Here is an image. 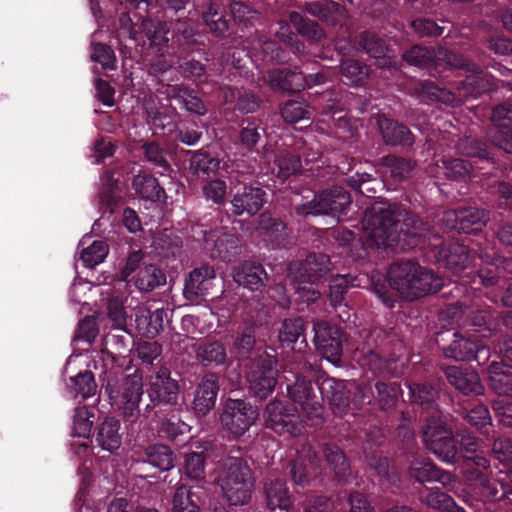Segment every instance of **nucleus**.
Listing matches in <instances>:
<instances>
[{
    "instance_id": "1",
    "label": "nucleus",
    "mask_w": 512,
    "mask_h": 512,
    "mask_svg": "<svg viewBox=\"0 0 512 512\" xmlns=\"http://www.w3.org/2000/svg\"><path fill=\"white\" fill-rule=\"evenodd\" d=\"M363 239L366 245L377 248H394L401 237H420L424 224L414 215L391 207L387 203L375 202L365 212L362 221Z\"/></svg>"
},
{
    "instance_id": "2",
    "label": "nucleus",
    "mask_w": 512,
    "mask_h": 512,
    "mask_svg": "<svg viewBox=\"0 0 512 512\" xmlns=\"http://www.w3.org/2000/svg\"><path fill=\"white\" fill-rule=\"evenodd\" d=\"M388 281L400 297L410 301L437 292L443 286L441 277L414 262L392 265Z\"/></svg>"
},
{
    "instance_id": "3",
    "label": "nucleus",
    "mask_w": 512,
    "mask_h": 512,
    "mask_svg": "<svg viewBox=\"0 0 512 512\" xmlns=\"http://www.w3.org/2000/svg\"><path fill=\"white\" fill-rule=\"evenodd\" d=\"M217 482L230 505H245L251 499L254 480L249 466L242 459H228Z\"/></svg>"
},
{
    "instance_id": "4",
    "label": "nucleus",
    "mask_w": 512,
    "mask_h": 512,
    "mask_svg": "<svg viewBox=\"0 0 512 512\" xmlns=\"http://www.w3.org/2000/svg\"><path fill=\"white\" fill-rule=\"evenodd\" d=\"M330 261L324 254L310 255L303 264L304 273L295 277L293 285L302 302L313 303L320 297L318 285L330 271Z\"/></svg>"
},
{
    "instance_id": "5",
    "label": "nucleus",
    "mask_w": 512,
    "mask_h": 512,
    "mask_svg": "<svg viewBox=\"0 0 512 512\" xmlns=\"http://www.w3.org/2000/svg\"><path fill=\"white\" fill-rule=\"evenodd\" d=\"M258 418V411L242 399L228 398L223 404L220 423L230 437L244 435Z\"/></svg>"
},
{
    "instance_id": "6",
    "label": "nucleus",
    "mask_w": 512,
    "mask_h": 512,
    "mask_svg": "<svg viewBox=\"0 0 512 512\" xmlns=\"http://www.w3.org/2000/svg\"><path fill=\"white\" fill-rule=\"evenodd\" d=\"M142 386V377L134 373L117 384L109 383L106 391L112 405L122 409L124 415L133 416L138 411L143 394Z\"/></svg>"
},
{
    "instance_id": "7",
    "label": "nucleus",
    "mask_w": 512,
    "mask_h": 512,
    "mask_svg": "<svg viewBox=\"0 0 512 512\" xmlns=\"http://www.w3.org/2000/svg\"><path fill=\"white\" fill-rule=\"evenodd\" d=\"M276 359L269 354L261 355L252 362L247 370L246 378L252 393L259 398H266L276 385Z\"/></svg>"
},
{
    "instance_id": "8",
    "label": "nucleus",
    "mask_w": 512,
    "mask_h": 512,
    "mask_svg": "<svg viewBox=\"0 0 512 512\" xmlns=\"http://www.w3.org/2000/svg\"><path fill=\"white\" fill-rule=\"evenodd\" d=\"M351 199L347 192L336 187L331 191L322 192L304 204H296V212L300 215L337 214L345 212L350 205Z\"/></svg>"
},
{
    "instance_id": "9",
    "label": "nucleus",
    "mask_w": 512,
    "mask_h": 512,
    "mask_svg": "<svg viewBox=\"0 0 512 512\" xmlns=\"http://www.w3.org/2000/svg\"><path fill=\"white\" fill-rule=\"evenodd\" d=\"M264 416L267 426L277 433L299 435L303 431V422L300 420L299 416L295 414V409L286 407L280 401L269 403L265 409Z\"/></svg>"
},
{
    "instance_id": "10",
    "label": "nucleus",
    "mask_w": 512,
    "mask_h": 512,
    "mask_svg": "<svg viewBox=\"0 0 512 512\" xmlns=\"http://www.w3.org/2000/svg\"><path fill=\"white\" fill-rule=\"evenodd\" d=\"M326 79L327 71L304 75L302 72L273 70L269 74V82L272 86L294 92L323 83Z\"/></svg>"
},
{
    "instance_id": "11",
    "label": "nucleus",
    "mask_w": 512,
    "mask_h": 512,
    "mask_svg": "<svg viewBox=\"0 0 512 512\" xmlns=\"http://www.w3.org/2000/svg\"><path fill=\"white\" fill-rule=\"evenodd\" d=\"M192 237L197 241H203L205 248L211 252L212 256H221L226 258L232 250L237 248V238L220 230L207 231L201 225H195L191 228Z\"/></svg>"
},
{
    "instance_id": "12",
    "label": "nucleus",
    "mask_w": 512,
    "mask_h": 512,
    "mask_svg": "<svg viewBox=\"0 0 512 512\" xmlns=\"http://www.w3.org/2000/svg\"><path fill=\"white\" fill-rule=\"evenodd\" d=\"M455 340L444 350L447 357L456 360L476 359L486 361L489 358V349L476 335L465 338L455 334Z\"/></svg>"
},
{
    "instance_id": "13",
    "label": "nucleus",
    "mask_w": 512,
    "mask_h": 512,
    "mask_svg": "<svg viewBox=\"0 0 512 512\" xmlns=\"http://www.w3.org/2000/svg\"><path fill=\"white\" fill-rule=\"evenodd\" d=\"M314 332L317 349L329 362L336 364L340 360L342 350L339 329L326 322H318L314 325Z\"/></svg>"
},
{
    "instance_id": "14",
    "label": "nucleus",
    "mask_w": 512,
    "mask_h": 512,
    "mask_svg": "<svg viewBox=\"0 0 512 512\" xmlns=\"http://www.w3.org/2000/svg\"><path fill=\"white\" fill-rule=\"evenodd\" d=\"M443 220L450 229L459 232L473 233L481 229L488 220V213L478 208H468L461 211H447Z\"/></svg>"
},
{
    "instance_id": "15",
    "label": "nucleus",
    "mask_w": 512,
    "mask_h": 512,
    "mask_svg": "<svg viewBox=\"0 0 512 512\" xmlns=\"http://www.w3.org/2000/svg\"><path fill=\"white\" fill-rule=\"evenodd\" d=\"M178 390V384L171 379L170 371L161 367L151 379L148 394L152 401L173 404L177 401Z\"/></svg>"
},
{
    "instance_id": "16",
    "label": "nucleus",
    "mask_w": 512,
    "mask_h": 512,
    "mask_svg": "<svg viewBox=\"0 0 512 512\" xmlns=\"http://www.w3.org/2000/svg\"><path fill=\"white\" fill-rule=\"evenodd\" d=\"M218 391L217 376L214 374L205 375L197 386L193 399V409L197 416H205L214 408Z\"/></svg>"
},
{
    "instance_id": "17",
    "label": "nucleus",
    "mask_w": 512,
    "mask_h": 512,
    "mask_svg": "<svg viewBox=\"0 0 512 512\" xmlns=\"http://www.w3.org/2000/svg\"><path fill=\"white\" fill-rule=\"evenodd\" d=\"M216 277L214 269L210 266H201L194 269L185 282L184 295L188 300L196 301L206 296Z\"/></svg>"
},
{
    "instance_id": "18",
    "label": "nucleus",
    "mask_w": 512,
    "mask_h": 512,
    "mask_svg": "<svg viewBox=\"0 0 512 512\" xmlns=\"http://www.w3.org/2000/svg\"><path fill=\"white\" fill-rule=\"evenodd\" d=\"M497 127L495 141L504 151L512 154V104L497 106L491 116Z\"/></svg>"
},
{
    "instance_id": "19",
    "label": "nucleus",
    "mask_w": 512,
    "mask_h": 512,
    "mask_svg": "<svg viewBox=\"0 0 512 512\" xmlns=\"http://www.w3.org/2000/svg\"><path fill=\"white\" fill-rule=\"evenodd\" d=\"M294 377V384H287L290 397L301 405L308 416L319 417L322 413V407L312 393L311 383L302 377Z\"/></svg>"
},
{
    "instance_id": "20",
    "label": "nucleus",
    "mask_w": 512,
    "mask_h": 512,
    "mask_svg": "<svg viewBox=\"0 0 512 512\" xmlns=\"http://www.w3.org/2000/svg\"><path fill=\"white\" fill-rule=\"evenodd\" d=\"M232 276L236 283L251 291H260L268 279L264 268L252 262H244L235 267Z\"/></svg>"
},
{
    "instance_id": "21",
    "label": "nucleus",
    "mask_w": 512,
    "mask_h": 512,
    "mask_svg": "<svg viewBox=\"0 0 512 512\" xmlns=\"http://www.w3.org/2000/svg\"><path fill=\"white\" fill-rule=\"evenodd\" d=\"M445 374L449 383L463 394L478 395L483 392L479 376L473 370L461 366H451L446 369Z\"/></svg>"
},
{
    "instance_id": "22",
    "label": "nucleus",
    "mask_w": 512,
    "mask_h": 512,
    "mask_svg": "<svg viewBox=\"0 0 512 512\" xmlns=\"http://www.w3.org/2000/svg\"><path fill=\"white\" fill-rule=\"evenodd\" d=\"M265 500L270 512H289L292 500L286 483L279 479H269L265 484Z\"/></svg>"
},
{
    "instance_id": "23",
    "label": "nucleus",
    "mask_w": 512,
    "mask_h": 512,
    "mask_svg": "<svg viewBox=\"0 0 512 512\" xmlns=\"http://www.w3.org/2000/svg\"><path fill=\"white\" fill-rule=\"evenodd\" d=\"M410 475L419 482L439 481L444 486L450 487V489L454 487L452 475L438 470L429 460H414L410 466Z\"/></svg>"
},
{
    "instance_id": "24",
    "label": "nucleus",
    "mask_w": 512,
    "mask_h": 512,
    "mask_svg": "<svg viewBox=\"0 0 512 512\" xmlns=\"http://www.w3.org/2000/svg\"><path fill=\"white\" fill-rule=\"evenodd\" d=\"M265 193L258 187H244L241 193L237 192L231 203L236 215L247 213L253 215L263 206Z\"/></svg>"
},
{
    "instance_id": "25",
    "label": "nucleus",
    "mask_w": 512,
    "mask_h": 512,
    "mask_svg": "<svg viewBox=\"0 0 512 512\" xmlns=\"http://www.w3.org/2000/svg\"><path fill=\"white\" fill-rule=\"evenodd\" d=\"M120 427V421L115 418H107L101 424L96 440L103 450L113 453L119 449L121 445Z\"/></svg>"
},
{
    "instance_id": "26",
    "label": "nucleus",
    "mask_w": 512,
    "mask_h": 512,
    "mask_svg": "<svg viewBox=\"0 0 512 512\" xmlns=\"http://www.w3.org/2000/svg\"><path fill=\"white\" fill-rule=\"evenodd\" d=\"M306 10L309 14L330 24H336L346 18V11L339 4L332 1L324 0L307 3Z\"/></svg>"
},
{
    "instance_id": "27",
    "label": "nucleus",
    "mask_w": 512,
    "mask_h": 512,
    "mask_svg": "<svg viewBox=\"0 0 512 512\" xmlns=\"http://www.w3.org/2000/svg\"><path fill=\"white\" fill-rule=\"evenodd\" d=\"M489 381L496 393L512 394V367L504 363L493 362L489 367Z\"/></svg>"
},
{
    "instance_id": "28",
    "label": "nucleus",
    "mask_w": 512,
    "mask_h": 512,
    "mask_svg": "<svg viewBox=\"0 0 512 512\" xmlns=\"http://www.w3.org/2000/svg\"><path fill=\"white\" fill-rule=\"evenodd\" d=\"M377 124L383 135L384 140L388 144H412V135L406 127L399 125L384 117H379L377 119Z\"/></svg>"
},
{
    "instance_id": "29",
    "label": "nucleus",
    "mask_w": 512,
    "mask_h": 512,
    "mask_svg": "<svg viewBox=\"0 0 512 512\" xmlns=\"http://www.w3.org/2000/svg\"><path fill=\"white\" fill-rule=\"evenodd\" d=\"M438 259L445 261L447 268L457 273L464 270L470 263V254L466 246L454 244L449 252L445 248L438 251Z\"/></svg>"
},
{
    "instance_id": "30",
    "label": "nucleus",
    "mask_w": 512,
    "mask_h": 512,
    "mask_svg": "<svg viewBox=\"0 0 512 512\" xmlns=\"http://www.w3.org/2000/svg\"><path fill=\"white\" fill-rule=\"evenodd\" d=\"M346 383L337 381L333 378L325 379L321 382L319 390L331 405L337 408H344L348 405V396L345 393Z\"/></svg>"
},
{
    "instance_id": "31",
    "label": "nucleus",
    "mask_w": 512,
    "mask_h": 512,
    "mask_svg": "<svg viewBox=\"0 0 512 512\" xmlns=\"http://www.w3.org/2000/svg\"><path fill=\"white\" fill-rule=\"evenodd\" d=\"M172 512H200L198 495L187 486H179L172 498Z\"/></svg>"
},
{
    "instance_id": "32",
    "label": "nucleus",
    "mask_w": 512,
    "mask_h": 512,
    "mask_svg": "<svg viewBox=\"0 0 512 512\" xmlns=\"http://www.w3.org/2000/svg\"><path fill=\"white\" fill-rule=\"evenodd\" d=\"M135 192L146 199L160 200L164 190L159 186L157 179L148 174H138L134 177Z\"/></svg>"
},
{
    "instance_id": "33",
    "label": "nucleus",
    "mask_w": 512,
    "mask_h": 512,
    "mask_svg": "<svg viewBox=\"0 0 512 512\" xmlns=\"http://www.w3.org/2000/svg\"><path fill=\"white\" fill-rule=\"evenodd\" d=\"M302 338V343L305 342L304 337V321L301 318L287 319L283 322L279 330L280 342L292 349L293 345Z\"/></svg>"
},
{
    "instance_id": "34",
    "label": "nucleus",
    "mask_w": 512,
    "mask_h": 512,
    "mask_svg": "<svg viewBox=\"0 0 512 512\" xmlns=\"http://www.w3.org/2000/svg\"><path fill=\"white\" fill-rule=\"evenodd\" d=\"M165 283V276L154 265H146L137 274L135 285L141 291H151Z\"/></svg>"
},
{
    "instance_id": "35",
    "label": "nucleus",
    "mask_w": 512,
    "mask_h": 512,
    "mask_svg": "<svg viewBox=\"0 0 512 512\" xmlns=\"http://www.w3.org/2000/svg\"><path fill=\"white\" fill-rule=\"evenodd\" d=\"M109 252L108 245L103 241H93L80 251V259L86 267H94L102 263Z\"/></svg>"
},
{
    "instance_id": "36",
    "label": "nucleus",
    "mask_w": 512,
    "mask_h": 512,
    "mask_svg": "<svg viewBox=\"0 0 512 512\" xmlns=\"http://www.w3.org/2000/svg\"><path fill=\"white\" fill-rule=\"evenodd\" d=\"M70 380V389L74 397L80 396L82 399H87L95 395L97 385L91 372L79 373L77 376L71 377Z\"/></svg>"
},
{
    "instance_id": "37",
    "label": "nucleus",
    "mask_w": 512,
    "mask_h": 512,
    "mask_svg": "<svg viewBox=\"0 0 512 512\" xmlns=\"http://www.w3.org/2000/svg\"><path fill=\"white\" fill-rule=\"evenodd\" d=\"M427 93L431 100L439 101L450 106H456L472 95V93L466 92L464 89H459L457 93H453L433 84L427 85Z\"/></svg>"
},
{
    "instance_id": "38",
    "label": "nucleus",
    "mask_w": 512,
    "mask_h": 512,
    "mask_svg": "<svg viewBox=\"0 0 512 512\" xmlns=\"http://www.w3.org/2000/svg\"><path fill=\"white\" fill-rule=\"evenodd\" d=\"M146 454L148 462L161 471H168L174 467V456L167 446L149 447Z\"/></svg>"
},
{
    "instance_id": "39",
    "label": "nucleus",
    "mask_w": 512,
    "mask_h": 512,
    "mask_svg": "<svg viewBox=\"0 0 512 512\" xmlns=\"http://www.w3.org/2000/svg\"><path fill=\"white\" fill-rule=\"evenodd\" d=\"M427 448L445 463H452L455 460L457 449L452 435L439 437V440L427 445Z\"/></svg>"
},
{
    "instance_id": "40",
    "label": "nucleus",
    "mask_w": 512,
    "mask_h": 512,
    "mask_svg": "<svg viewBox=\"0 0 512 512\" xmlns=\"http://www.w3.org/2000/svg\"><path fill=\"white\" fill-rule=\"evenodd\" d=\"M196 354L201 362L208 364H224L227 358L225 347L218 342L199 347Z\"/></svg>"
},
{
    "instance_id": "41",
    "label": "nucleus",
    "mask_w": 512,
    "mask_h": 512,
    "mask_svg": "<svg viewBox=\"0 0 512 512\" xmlns=\"http://www.w3.org/2000/svg\"><path fill=\"white\" fill-rule=\"evenodd\" d=\"M141 28L151 45L160 46L167 43V28L165 23L161 21L145 20L141 24Z\"/></svg>"
},
{
    "instance_id": "42",
    "label": "nucleus",
    "mask_w": 512,
    "mask_h": 512,
    "mask_svg": "<svg viewBox=\"0 0 512 512\" xmlns=\"http://www.w3.org/2000/svg\"><path fill=\"white\" fill-rule=\"evenodd\" d=\"M290 20L298 32L303 36L313 41L321 39L323 35L322 30L314 21L304 18L297 12L291 13Z\"/></svg>"
},
{
    "instance_id": "43",
    "label": "nucleus",
    "mask_w": 512,
    "mask_h": 512,
    "mask_svg": "<svg viewBox=\"0 0 512 512\" xmlns=\"http://www.w3.org/2000/svg\"><path fill=\"white\" fill-rule=\"evenodd\" d=\"M205 459L202 453L191 452L186 454L184 462V474L190 480L204 478Z\"/></svg>"
},
{
    "instance_id": "44",
    "label": "nucleus",
    "mask_w": 512,
    "mask_h": 512,
    "mask_svg": "<svg viewBox=\"0 0 512 512\" xmlns=\"http://www.w3.org/2000/svg\"><path fill=\"white\" fill-rule=\"evenodd\" d=\"M93 414L87 407H78L75 409L73 420V433L78 437H89L93 425L91 420Z\"/></svg>"
},
{
    "instance_id": "45",
    "label": "nucleus",
    "mask_w": 512,
    "mask_h": 512,
    "mask_svg": "<svg viewBox=\"0 0 512 512\" xmlns=\"http://www.w3.org/2000/svg\"><path fill=\"white\" fill-rule=\"evenodd\" d=\"M308 105L303 102L289 101L281 108V115L286 122L296 123L310 118Z\"/></svg>"
},
{
    "instance_id": "46",
    "label": "nucleus",
    "mask_w": 512,
    "mask_h": 512,
    "mask_svg": "<svg viewBox=\"0 0 512 512\" xmlns=\"http://www.w3.org/2000/svg\"><path fill=\"white\" fill-rule=\"evenodd\" d=\"M444 435H452V432L446 427L442 418L439 416L430 418L423 431V440L426 446L439 440V437Z\"/></svg>"
},
{
    "instance_id": "47",
    "label": "nucleus",
    "mask_w": 512,
    "mask_h": 512,
    "mask_svg": "<svg viewBox=\"0 0 512 512\" xmlns=\"http://www.w3.org/2000/svg\"><path fill=\"white\" fill-rule=\"evenodd\" d=\"M341 72L348 84H359L367 76V68L354 60L343 61Z\"/></svg>"
},
{
    "instance_id": "48",
    "label": "nucleus",
    "mask_w": 512,
    "mask_h": 512,
    "mask_svg": "<svg viewBox=\"0 0 512 512\" xmlns=\"http://www.w3.org/2000/svg\"><path fill=\"white\" fill-rule=\"evenodd\" d=\"M425 501L427 505L434 509L448 510L451 512H459L461 510L448 494L439 490L430 491Z\"/></svg>"
},
{
    "instance_id": "49",
    "label": "nucleus",
    "mask_w": 512,
    "mask_h": 512,
    "mask_svg": "<svg viewBox=\"0 0 512 512\" xmlns=\"http://www.w3.org/2000/svg\"><path fill=\"white\" fill-rule=\"evenodd\" d=\"M362 45L376 59L379 61V66L384 67L390 64V56H386L385 47L382 41L374 35H365L362 39Z\"/></svg>"
},
{
    "instance_id": "50",
    "label": "nucleus",
    "mask_w": 512,
    "mask_h": 512,
    "mask_svg": "<svg viewBox=\"0 0 512 512\" xmlns=\"http://www.w3.org/2000/svg\"><path fill=\"white\" fill-rule=\"evenodd\" d=\"M325 457L328 465L338 478L346 475L348 463L344 454L337 447L327 448L325 450Z\"/></svg>"
},
{
    "instance_id": "51",
    "label": "nucleus",
    "mask_w": 512,
    "mask_h": 512,
    "mask_svg": "<svg viewBox=\"0 0 512 512\" xmlns=\"http://www.w3.org/2000/svg\"><path fill=\"white\" fill-rule=\"evenodd\" d=\"M445 175L454 180L464 179L469 177L472 170V165L462 159H452L444 161Z\"/></svg>"
},
{
    "instance_id": "52",
    "label": "nucleus",
    "mask_w": 512,
    "mask_h": 512,
    "mask_svg": "<svg viewBox=\"0 0 512 512\" xmlns=\"http://www.w3.org/2000/svg\"><path fill=\"white\" fill-rule=\"evenodd\" d=\"M190 167L195 172L214 173L220 168V162L205 153H195L190 162Z\"/></svg>"
},
{
    "instance_id": "53",
    "label": "nucleus",
    "mask_w": 512,
    "mask_h": 512,
    "mask_svg": "<svg viewBox=\"0 0 512 512\" xmlns=\"http://www.w3.org/2000/svg\"><path fill=\"white\" fill-rule=\"evenodd\" d=\"M92 60L99 62L104 69H116V57L113 50L104 44H95L91 54Z\"/></svg>"
},
{
    "instance_id": "54",
    "label": "nucleus",
    "mask_w": 512,
    "mask_h": 512,
    "mask_svg": "<svg viewBox=\"0 0 512 512\" xmlns=\"http://www.w3.org/2000/svg\"><path fill=\"white\" fill-rule=\"evenodd\" d=\"M274 162L278 167V176L282 179L296 173L301 167L300 159L289 154L277 156Z\"/></svg>"
},
{
    "instance_id": "55",
    "label": "nucleus",
    "mask_w": 512,
    "mask_h": 512,
    "mask_svg": "<svg viewBox=\"0 0 512 512\" xmlns=\"http://www.w3.org/2000/svg\"><path fill=\"white\" fill-rule=\"evenodd\" d=\"M203 194L206 199L216 204L224 203L227 194V185L223 180H211L203 187Z\"/></svg>"
},
{
    "instance_id": "56",
    "label": "nucleus",
    "mask_w": 512,
    "mask_h": 512,
    "mask_svg": "<svg viewBox=\"0 0 512 512\" xmlns=\"http://www.w3.org/2000/svg\"><path fill=\"white\" fill-rule=\"evenodd\" d=\"M465 418L472 426L476 427L478 430H481L486 426H491L492 424L489 410L484 405L475 406L473 409L467 412Z\"/></svg>"
},
{
    "instance_id": "57",
    "label": "nucleus",
    "mask_w": 512,
    "mask_h": 512,
    "mask_svg": "<svg viewBox=\"0 0 512 512\" xmlns=\"http://www.w3.org/2000/svg\"><path fill=\"white\" fill-rule=\"evenodd\" d=\"M204 21L210 31L215 34H223L228 29L227 21L215 8V4H211L208 11L204 14Z\"/></svg>"
},
{
    "instance_id": "58",
    "label": "nucleus",
    "mask_w": 512,
    "mask_h": 512,
    "mask_svg": "<svg viewBox=\"0 0 512 512\" xmlns=\"http://www.w3.org/2000/svg\"><path fill=\"white\" fill-rule=\"evenodd\" d=\"M408 388H409L411 399L417 403L431 402L438 395L437 389L430 385L413 384V385H409Z\"/></svg>"
},
{
    "instance_id": "59",
    "label": "nucleus",
    "mask_w": 512,
    "mask_h": 512,
    "mask_svg": "<svg viewBox=\"0 0 512 512\" xmlns=\"http://www.w3.org/2000/svg\"><path fill=\"white\" fill-rule=\"evenodd\" d=\"M404 58L411 65L424 67L432 60V53L427 48L414 46L404 54Z\"/></svg>"
},
{
    "instance_id": "60",
    "label": "nucleus",
    "mask_w": 512,
    "mask_h": 512,
    "mask_svg": "<svg viewBox=\"0 0 512 512\" xmlns=\"http://www.w3.org/2000/svg\"><path fill=\"white\" fill-rule=\"evenodd\" d=\"M232 17L241 23H252L258 18V12L242 2H234L230 7Z\"/></svg>"
},
{
    "instance_id": "61",
    "label": "nucleus",
    "mask_w": 512,
    "mask_h": 512,
    "mask_svg": "<svg viewBox=\"0 0 512 512\" xmlns=\"http://www.w3.org/2000/svg\"><path fill=\"white\" fill-rule=\"evenodd\" d=\"M376 389L379 403L383 409H388L396 403L398 398V389L396 387L389 386L385 383H378Z\"/></svg>"
},
{
    "instance_id": "62",
    "label": "nucleus",
    "mask_w": 512,
    "mask_h": 512,
    "mask_svg": "<svg viewBox=\"0 0 512 512\" xmlns=\"http://www.w3.org/2000/svg\"><path fill=\"white\" fill-rule=\"evenodd\" d=\"M349 280L347 276L337 275L330 284V298L333 305L341 303L343 295L348 287Z\"/></svg>"
},
{
    "instance_id": "63",
    "label": "nucleus",
    "mask_w": 512,
    "mask_h": 512,
    "mask_svg": "<svg viewBox=\"0 0 512 512\" xmlns=\"http://www.w3.org/2000/svg\"><path fill=\"white\" fill-rule=\"evenodd\" d=\"M176 99L179 101L181 106L189 112L203 115L206 111L201 99L190 93L185 92L183 95H177Z\"/></svg>"
},
{
    "instance_id": "64",
    "label": "nucleus",
    "mask_w": 512,
    "mask_h": 512,
    "mask_svg": "<svg viewBox=\"0 0 512 512\" xmlns=\"http://www.w3.org/2000/svg\"><path fill=\"white\" fill-rule=\"evenodd\" d=\"M138 357L147 364L153 361L161 354V347L156 342H143L137 347Z\"/></svg>"
}]
</instances>
